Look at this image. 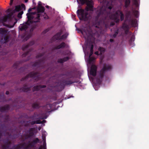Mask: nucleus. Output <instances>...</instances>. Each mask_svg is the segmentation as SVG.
Wrapping results in <instances>:
<instances>
[{"instance_id": "obj_1", "label": "nucleus", "mask_w": 149, "mask_h": 149, "mask_svg": "<svg viewBox=\"0 0 149 149\" xmlns=\"http://www.w3.org/2000/svg\"><path fill=\"white\" fill-rule=\"evenodd\" d=\"M107 9V7L103 6L97 11V15L95 19L97 24L96 26V27L99 28L100 27H104L106 28H108L111 19L114 20L116 23H118L120 21L119 16L120 17L121 21L124 20V15L121 11L118 10L114 14L110 16V12L108 11Z\"/></svg>"}, {"instance_id": "obj_2", "label": "nucleus", "mask_w": 149, "mask_h": 149, "mask_svg": "<svg viewBox=\"0 0 149 149\" xmlns=\"http://www.w3.org/2000/svg\"><path fill=\"white\" fill-rule=\"evenodd\" d=\"M28 20L25 24H21L19 27V30L21 31H26L28 28V26H33L32 29H34L38 26L37 23L40 22V14L36 12L29 13L26 14Z\"/></svg>"}, {"instance_id": "obj_3", "label": "nucleus", "mask_w": 149, "mask_h": 149, "mask_svg": "<svg viewBox=\"0 0 149 149\" xmlns=\"http://www.w3.org/2000/svg\"><path fill=\"white\" fill-rule=\"evenodd\" d=\"M81 3L84 4L86 3L87 5L85 10L81 8L78 9L77 11V15L79 19L84 21H87L89 19V16L88 11H93V5L92 0H79Z\"/></svg>"}, {"instance_id": "obj_4", "label": "nucleus", "mask_w": 149, "mask_h": 149, "mask_svg": "<svg viewBox=\"0 0 149 149\" xmlns=\"http://www.w3.org/2000/svg\"><path fill=\"white\" fill-rule=\"evenodd\" d=\"M81 32L84 36L87 39L86 45L88 46H91L90 52L89 57H91V56L93 54V42L95 39V37H98L99 35L97 32H95V34H93L91 30H82L81 31Z\"/></svg>"}, {"instance_id": "obj_5", "label": "nucleus", "mask_w": 149, "mask_h": 149, "mask_svg": "<svg viewBox=\"0 0 149 149\" xmlns=\"http://www.w3.org/2000/svg\"><path fill=\"white\" fill-rule=\"evenodd\" d=\"M81 32L84 36L87 39L86 45L88 46H91L90 52L89 57H91V56L93 54V42L95 39V37H98L99 35L97 32H95V34H93L91 30H82L81 31Z\"/></svg>"}, {"instance_id": "obj_6", "label": "nucleus", "mask_w": 149, "mask_h": 149, "mask_svg": "<svg viewBox=\"0 0 149 149\" xmlns=\"http://www.w3.org/2000/svg\"><path fill=\"white\" fill-rule=\"evenodd\" d=\"M40 140L37 138H36L32 139L31 141H29L27 143L24 142L19 145H15L14 148L15 149H20L22 148L24 149H33L36 147V144L39 143Z\"/></svg>"}, {"instance_id": "obj_7", "label": "nucleus", "mask_w": 149, "mask_h": 149, "mask_svg": "<svg viewBox=\"0 0 149 149\" xmlns=\"http://www.w3.org/2000/svg\"><path fill=\"white\" fill-rule=\"evenodd\" d=\"M112 69V66L109 64H104L102 69L100 71L99 74L96 77V82L97 83L101 84L105 74L106 72L111 70Z\"/></svg>"}, {"instance_id": "obj_8", "label": "nucleus", "mask_w": 149, "mask_h": 149, "mask_svg": "<svg viewBox=\"0 0 149 149\" xmlns=\"http://www.w3.org/2000/svg\"><path fill=\"white\" fill-rule=\"evenodd\" d=\"M42 74H40V73L38 72H31L29 73L26 77L22 78L21 79V81H26L31 80V79H28L29 78H32L34 81H37L41 79L42 77Z\"/></svg>"}, {"instance_id": "obj_9", "label": "nucleus", "mask_w": 149, "mask_h": 149, "mask_svg": "<svg viewBox=\"0 0 149 149\" xmlns=\"http://www.w3.org/2000/svg\"><path fill=\"white\" fill-rule=\"evenodd\" d=\"M126 17L127 19V21L129 25L135 27L137 26V22L136 19H132V13L131 11H127L126 13Z\"/></svg>"}, {"instance_id": "obj_10", "label": "nucleus", "mask_w": 149, "mask_h": 149, "mask_svg": "<svg viewBox=\"0 0 149 149\" xmlns=\"http://www.w3.org/2000/svg\"><path fill=\"white\" fill-rule=\"evenodd\" d=\"M35 43L34 41H30L28 44L26 45H24L22 47V49L23 51L27 50L26 52L23 53L22 55V57H24L29 54V52L31 51L32 49L29 48L30 46L33 45Z\"/></svg>"}, {"instance_id": "obj_11", "label": "nucleus", "mask_w": 149, "mask_h": 149, "mask_svg": "<svg viewBox=\"0 0 149 149\" xmlns=\"http://www.w3.org/2000/svg\"><path fill=\"white\" fill-rule=\"evenodd\" d=\"M52 107V104H47L43 107V108L45 110V111L41 113V115L42 117L41 118V119H46L47 118V114L48 113L51 111Z\"/></svg>"}, {"instance_id": "obj_12", "label": "nucleus", "mask_w": 149, "mask_h": 149, "mask_svg": "<svg viewBox=\"0 0 149 149\" xmlns=\"http://www.w3.org/2000/svg\"><path fill=\"white\" fill-rule=\"evenodd\" d=\"M45 57H43L42 59L34 63L33 64V66L38 68H45Z\"/></svg>"}, {"instance_id": "obj_13", "label": "nucleus", "mask_w": 149, "mask_h": 149, "mask_svg": "<svg viewBox=\"0 0 149 149\" xmlns=\"http://www.w3.org/2000/svg\"><path fill=\"white\" fill-rule=\"evenodd\" d=\"M32 86H28L27 84H25L23 87L19 88L18 90L20 92H27L31 90V88Z\"/></svg>"}, {"instance_id": "obj_14", "label": "nucleus", "mask_w": 149, "mask_h": 149, "mask_svg": "<svg viewBox=\"0 0 149 149\" xmlns=\"http://www.w3.org/2000/svg\"><path fill=\"white\" fill-rule=\"evenodd\" d=\"M13 13H10L8 14L7 15H5L4 16H3L0 17V20L3 22H6L8 19L10 20L11 19V17L13 15Z\"/></svg>"}, {"instance_id": "obj_15", "label": "nucleus", "mask_w": 149, "mask_h": 149, "mask_svg": "<svg viewBox=\"0 0 149 149\" xmlns=\"http://www.w3.org/2000/svg\"><path fill=\"white\" fill-rule=\"evenodd\" d=\"M4 144L2 146L3 149H7L10 147L11 144V142L7 139L6 140L3 141Z\"/></svg>"}, {"instance_id": "obj_16", "label": "nucleus", "mask_w": 149, "mask_h": 149, "mask_svg": "<svg viewBox=\"0 0 149 149\" xmlns=\"http://www.w3.org/2000/svg\"><path fill=\"white\" fill-rule=\"evenodd\" d=\"M97 67L95 65H92L91 68L90 74L93 76H95L96 75Z\"/></svg>"}, {"instance_id": "obj_17", "label": "nucleus", "mask_w": 149, "mask_h": 149, "mask_svg": "<svg viewBox=\"0 0 149 149\" xmlns=\"http://www.w3.org/2000/svg\"><path fill=\"white\" fill-rule=\"evenodd\" d=\"M74 82L72 81L71 80H63L62 81L61 84V85L63 87H64L65 85H71L74 83Z\"/></svg>"}, {"instance_id": "obj_18", "label": "nucleus", "mask_w": 149, "mask_h": 149, "mask_svg": "<svg viewBox=\"0 0 149 149\" xmlns=\"http://www.w3.org/2000/svg\"><path fill=\"white\" fill-rule=\"evenodd\" d=\"M10 109V107L8 105H6L0 108V111L1 112H7Z\"/></svg>"}, {"instance_id": "obj_19", "label": "nucleus", "mask_w": 149, "mask_h": 149, "mask_svg": "<svg viewBox=\"0 0 149 149\" xmlns=\"http://www.w3.org/2000/svg\"><path fill=\"white\" fill-rule=\"evenodd\" d=\"M62 33V30H60L59 32H58L53 37V38L55 39L56 40H61V36Z\"/></svg>"}, {"instance_id": "obj_20", "label": "nucleus", "mask_w": 149, "mask_h": 149, "mask_svg": "<svg viewBox=\"0 0 149 149\" xmlns=\"http://www.w3.org/2000/svg\"><path fill=\"white\" fill-rule=\"evenodd\" d=\"M9 32H8V30L4 28H0V34L2 35L3 36L7 35L8 34Z\"/></svg>"}, {"instance_id": "obj_21", "label": "nucleus", "mask_w": 149, "mask_h": 149, "mask_svg": "<svg viewBox=\"0 0 149 149\" xmlns=\"http://www.w3.org/2000/svg\"><path fill=\"white\" fill-rule=\"evenodd\" d=\"M66 46V44L65 42H62L60 45L54 47L55 49H58L61 48H64Z\"/></svg>"}, {"instance_id": "obj_22", "label": "nucleus", "mask_w": 149, "mask_h": 149, "mask_svg": "<svg viewBox=\"0 0 149 149\" xmlns=\"http://www.w3.org/2000/svg\"><path fill=\"white\" fill-rule=\"evenodd\" d=\"M40 103L34 102L32 104L31 106L32 108L34 109H38L40 107Z\"/></svg>"}, {"instance_id": "obj_23", "label": "nucleus", "mask_w": 149, "mask_h": 149, "mask_svg": "<svg viewBox=\"0 0 149 149\" xmlns=\"http://www.w3.org/2000/svg\"><path fill=\"white\" fill-rule=\"evenodd\" d=\"M37 10L38 13H43L45 11V8L44 7L42 6L38 7L37 9Z\"/></svg>"}, {"instance_id": "obj_24", "label": "nucleus", "mask_w": 149, "mask_h": 149, "mask_svg": "<svg viewBox=\"0 0 149 149\" xmlns=\"http://www.w3.org/2000/svg\"><path fill=\"white\" fill-rule=\"evenodd\" d=\"M34 130V128H29L28 131L29 134H28L29 136L31 137L33 136L34 135L33 131Z\"/></svg>"}, {"instance_id": "obj_25", "label": "nucleus", "mask_w": 149, "mask_h": 149, "mask_svg": "<svg viewBox=\"0 0 149 149\" xmlns=\"http://www.w3.org/2000/svg\"><path fill=\"white\" fill-rule=\"evenodd\" d=\"M22 61H18L15 63L13 65V67L14 69H17L19 67V65L22 63Z\"/></svg>"}, {"instance_id": "obj_26", "label": "nucleus", "mask_w": 149, "mask_h": 149, "mask_svg": "<svg viewBox=\"0 0 149 149\" xmlns=\"http://www.w3.org/2000/svg\"><path fill=\"white\" fill-rule=\"evenodd\" d=\"M31 137L28 134H23V136L22 137V140L23 141H25L26 139Z\"/></svg>"}, {"instance_id": "obj_27", "label": "nucleus", "mask_w": 149, "mask_h": 149, "mask_svg": "<svg viewBox=\"0 0 149 149\" xmlns=\"http://www.w3.org/2000/svg\"><path fill=\"white\" fill-rule=\"evenodd\" d=\"M21 10V6L20 5L16 6L15 7V9L11 13H13V14L15 13V11L18 12Z\"/></svg>"}, {"instance_id": "obj_28", "label": "nucleus", "mask_w": 149, "mask_h": 149, "mask_svg": "<svg viewBox=\"0 0 149 149\" xmlns=\"http://www.w3.org/2000/svg\"><path fill=\"white\" fill-rule=\"evenodd\" d=\"M0 101L4 102L6 101L5 96L3 93L0 94Z\"/></svg>"}, {"instance_id": "obj_29", "label": "nucleus", "mask_w": 149, "mask_h": 149, "mask_svg": "<svg viewBox=\"0 0 149 149\" xmlns=\"http://www.w3.org/2000/svg\"><path fill=\"white\" fill-rule=\"evenodd\" d=\"M130 0H125V7L126 8H128L130 3Z\"/></svg>"}, {"instance_id": "obj_30", "label": "nucleus", "mask_w": 149, "mask_h": 149, "mask_svg": "<svg viewBox=\"0 0 149 149\" xmlns=\"http://www.w3.org/2000/svg\"><path fill=\"white\" fill-rule=\"evenodd\" d=\"M98 50L100 52V54L102 55L103 53L104 52L105 49L102 47H100L98 49Z\"/></svg>"}, {"instance_id": "obj_31", "label": "nucleus", "mask_w": 149, "mask_h": 149, "mask_svg": "<svg viewBox=\"0 0 149 149\" xmlns=\"http://www.w3.org/2000/svg\"><path fill=\"white\" fill-rule=\"evenodd\" d=\"M129 26H130L131 27H132V26L131 25H129V24H128V25H127V24H126L124 23L123 24V29L124 30L126 29H129ZM132 27H133L132 26Z\"/></svg>"}, {"instance_id": "obj_32", "label": "nucleus", "mask_w": 149, "mask_h": 149, "mask_svg": "<svg viewBox=\"0 0 149 149\" xmlns=\"http://www.w3.org/2000/svg\"><path fill=\"white\" fill-rule=\"evenodd\" d=\"M40 89V87L39 85H37L34 86L32 90L33 91H38Z\"/></svg>"}, {"instance_id": "obj_33", "label": "nucleus", "mask_w": 149, "mask_h": 149, "mask_svg": "<svg viewBox=\"0 0 149 149\" xmlns=\"http://www.w3.org/2000/svg\"><path fill=\"white\" fill-rule=\"evenodd\" d=\"M133 12L134 14L135 17L137 18L139 16V15L138 11L136 10H134L133 11Z\"/></svg>"}, {"instance_id": "obj_34", "label": "nucleus", "mask_w": 149, "mask_h": 149, "mask_svg": "<svg viewBox=\"0 0 149 149\" xmlns=\"http://www.w3.org/2000/svg\"><path fill=\"white\" fill-rule=\"evenodd\" d=\"M119 29L117 28H116L114 29V34L117 36L119 32Z\"/></svg>"}, {"instance_id": "obj_35", "label": "nucleus", "mask_w": 149, "mask_h": 149, "mask_svg": "<svg viewBox=\"0 0 149 149\" xmlns=\"http://www.w3.org/2000/svg\"><path fill=\"white\" fill-rule=\"evenodd\" d=\"M95 60V58L93 57H89L88 61L90 63L92 62Z\"/></svg>"}, {"instance_id": "obj_36", "label": "nucleus", "mask_w": 149, "mask_h": 149, "mask_svg": "<svg viewBox=\"0 0 149 149\" xmlns=\"http://www.w3.org/2000/svg\"><path fill=\"white\" fill-rule=\"evenodd\" d=\"M23 13V11H21L19 12L17 15V17L19 18H21L22 17V15Z\"/></svg>"}, {"instance_id": "obj_37", "label": "nucleus", "mask_w": 149, "mask_h": 149, "mask_svg": "<svg viewBox=\"0 0 149 149\" xmlns=\"http://www.w3.org/2000/svg\"><path fill=\"white\" fill-rule=\"evenodd\" d=\"M44 54V53L40 54L38 55H37L36 57V58H39L40 57H42V56H43Z\"/></svg>"}, {"instance_id": "obj_38", "label": "nucleus", "mask_w": 149, "mask_h": 149, "mask_svg": "<svg viewBox=\"0 0 149 149\" xmlns=\"http://www.w3.org/2000/svg\"><path fill=\"white\" fill-rule=\"evenodd\" d=\"M134 4L136 7H138L139 6L138 1L137 0H134Z\"/></svg>"}, {"instance_id": "obj_39", "label": "nucleus", "mask_w": 149, "mask_h": 149, "mask_svg": "<svg viewBox=\"0 0 149 149\" xmlns=\"http://www.w3.org/2000/svg\"><path fill=\"white\" fill-rule=\"evenodd\" d=\"M4 118L5 119L7 120L8 121L9 120V116L8 115H5L4 116Z\"/></svg>"}, {"instance_id": "obj_40", "label": "nucleus", "mask_w": 149, "mask_h": 149, "mask_svg": "<svg viewBox=\"0 0 149 149\" xmlns=\"http://www.w3.org/2000/svg\"><path fill=\"white\" fill-rule=\"evenodd\" d=\"M67 36L66 34H63L61 36V40H62L65 38Z\"/></svg>"}, {"instance_id": "obj_41", "label": "nucleus", "mask_w": 149, "mask_h": 149, "mask_svg": "<svg viewBox=\"0 0 149 149\" xmlns=\"http://www.w3.org/2000/svg\"><path fill=\"white\" fill-rule=\"evenodd\" d=\"M49 31V29L48 28L45 30L43 31H42V34H45Z\"/></svg>"}, {"instance_id": "obj_42", "label": "nucleus", "mask_w": 149, "mask_h": 149, "mask_svg": "<svg viewBox=\"0 0 149 149\" xmlns=\"http://www.w3.org/2000/svg\"><path fill=\"white\" fill-rule=\"evenodd\" d=\"M58 63H63V62H64L63 58H60V59H58Z\"/></svg>"}, {"instance_id": "obj_43", "label": "nucleus", "mask_w": 149, "mask_h": 149, "mask_svg": "<svg viewBox=\"0 0 149 149\" xmlns=\"http://www.w3.org/2000/svg\"><path fill=\"white\" fill-rule=\"evenodd\" d=\"M109 36H110V37L111 38H115L116 37V35L115 34H110L109 35Z\"/></svg>"}, {"instance_id": "obj_44", "label": "nucleus", "mask_w": 149, "mask_h": 149, "mask_svg": "<svg viewBox=\"0 0 149 149\" xmlns=\"http://www.w3.org/2000/svg\"><path fill=\"white\" fill-rule=\"evenodd\" d=\"M114 42V40L112 38L110 39L109 40H107V42L108 44L109 43V42L113 43Z\"/></svg>"}, {"instance_id": "obj_45", "label": "nucleus", "mask_w": 149, "mask_h": 149, "mask_svg": "<svg viewBox=\"0 0 149 149\" xmlns=\"http://www.w3.org/2000/svg\"><path fill=\"white\" fill-rule=\"evenodd\" d=\"M63 59L64 62L68 61L69 59V58L67 56L63 58Z\"/></svg>"}, {"instance_id": "obj_46", "label": "nucleus", "mask_w": 149, "mask_h": 149, "mask_svg": "<svg viewBox=\"0 0 149 149\" xmlns=\"http://www.w3.org/2000/svg\"><path fill=\"white\" fill-rule=\"evenodd\" d=\"M44 17L45 19H49L48 16L45 14V13H44Z\"/></svg>"}, {"instance_id": "obj_47", "label": "nucleus", "mask_w": 149, "mask_h": 149, "mask_svg": "<svg viewBox=\"0 0 149 149\" xmlns=\"http://www.w3.org/2000/svg\"><path fill=\"white\" fill-rule=\"evenodd\" d=\"M36 124H39L42 123L40 120H38L35 121Z\"/></svg>"}, {"instance_id": "obj_48", "label": "nucleus", "mask_w": 149, "mask_h": 149, "mask_svg": "<svg viewBox=\"0 0 149 149\" xmlns=\"http://www.w3.org/2000/svg\"><path fill=\"white\" fill-rule=\"evenodd\" d=\"M40 88H44L46 87V86L45 85H39Z\"/></svg>"}, {"instance_id": "obj_49", "label": "nucleus", "mask_w": 149, "mask_h": 149, "mask_svg": "<svg viewBox=\"0 0 149 149\" xmlns=\"http://www.w3.org/2000/svg\"><path fill=\"white\" fill-rule=\"evenodd\" d=\"M21 9L22 8H25V5L24 4H22L21 6Z\"/></svg>"}, {"instance_id": "obj_50", "label": "nucleus", "mask_w": 149, "mask_h": 149, "mask_svg": "<svg viewBox=\"0 0 149 149\" xmlns=\"http://www.w3.org/2000/svg\"><path fill=\"white\" fill-rule=\"evenodd\" d=\"M95 54L97 55H101L100 54V52H99V51L95 52Z\"/></svg>"}, {"instance_id": "obj_51", "label": "nucleus", "mask_w": 149, "mask_h": 149, "mask_svg": "<svg viewBox=\"0 0 149 149\" xmlns=\"http://www.w3.org/2000/svg\"><path fill=\"white\" fill-rule=\"evenodd\" d=\"M31 125H33L36 124L35 121H32L30 122Z\"/></svg>"}, {"instance_id": "obj_52", "label": "nucleus", "mask_w": 149, "mask_h": 149, "mask_svg": "<svg viewBox=\"0 0 149 149\" xmlns=\"http://www.w3.org/2000/svg\"><path fill=\"white\" fill-rule=\"evenodd\" d=\"M14 24L12 26H10V25H7L6 26L7 27H8V28H12V27H13V26H14Z\"/></svg>"}, {"instance_id": "obj_53", "label": "nucleus", "mask_w": 149, "mask_h": 149, "mask_svg": "<svg viewBox=\"0 0 149 149\" xmlns=\"http://www.w3.org/2000/svg\"><path fill=\"white\" fill-rule=\"evenodd\" d=\"M125 33L126 34H127L129 32V29H125Z\"/></svg>"}, {"instance_id": "obj_54", "label": "nucleus", "mask_w": 149, "mask_h": 149, "mask_svg": "<svg viewBox=\"0 0 149 149\" xmlns=\"http://www.w3.org/2000/svg\"><path fill=\"white\" fill-rule=\"evenodd\" d=\"M115 25V23L114 22H111L110 24V25L111 26H112Z\"/></svg>"}, {"instance_id": "obj_55", "label": "nucleus", "mask_w": 149, "mask_h": 149, "mask_svg": "<svg viewBox=\"0 0 149 149\" xmlns=\"http://www.w3.org/2000/svg\"><path fill=\"white\" fill-rule=\"evenodd\" d=\"M38 7H40V6H41V2L39 1L38 2Z\"/></svg>"}, {"instance_id": "obj_56", "label": "nucleus", "mask_w": 149, "mask_h": 149, "mask_svg": "<svg viewBox=\"0 0 149 149\" xmlns=\"http://www.w3.org/2000/svg\"><path fill=\"white\" fill-rule=\"evenodd\" d=\"M112 6H109L107 8L109 10H110L112 9Z\"/></svg>"}, {"instance_id": "obj_57", "label": "nucleus", "mask_w": 149, "mask_h": 149, "mask_svg": "<svg viewBox=\"0 0 149 149\" xmlns=\"http://www.w3.org/2000/svg\"><path fill=\"white\" fill-rule=\"evenodd\" d=\"M13 1V0H10V5H12Z\"/></svg>"}, {"instance_id": "obj_58", "label": "nucleus", "mask_w": 149, "mask_h": 149, "mask_svg": "<svg viewBox=\"0 0 149 149\" xmlns=\"http://www.w3.org/2000/svg\"><path fill=\"white\" fill-rule=\"evenodd\" d=\"M2 135V133L1 132H0V139H1Z\"/></svg>"}, {"instance_id": "obj_59", "label": "nucleus", "mask_w": 149, "mask_h": 149, "mask_svg": "<svg viewBox=\"0 0 149 149\" xmlns=\"http://www.w3.org/2000/svg\"><path fill=\"white\" fill-rule=\"evenodd\" d=\"M24 67H21V68H20V69L19 70L20 71L22 70H24Z\"/></svg>"}, {"instance_id": "obj_60", "label": "nucleus", "mask_w": 149, "mask_h": 149, "mask_svg": "<svg viewBox=\"0 0 149 149\" xmlns=\"http://www.w3.org/2000/svg\"><path fill=\"white\" fill-rule=\"evenodd\" d=\"M6 95H8L9 94V92L8 91H6Z\"/></svg>"}, {"instance_id": "obj_61", "label": "nucleus", "mask_w": 149, "mask_h": 149, "mask_svg": "<svg viewBox=\"0 0 149 149\" xmlns=\"http://www.w3.org/2000/svg\"><path fill=\"white\" fill-rule=\"evenodd\" d=\"M32 10V9L31 8H30L29 10H28V12H30Z\"/></svg>"}, {"instance_id": "obj_62", "label": "nucleus", "mask_w": 149, "mask_h": 149, "mask_svg": "<svg viewBox=\"0 0 149 149\" xmlns=\"http://www.w3.org/2000/svg\"><path fill=\"white\" fill-rule=\"evenodd\" d=\"M48 70H47L46 71H45L43 72V74H44L46 73H47V72L48 71Z\"/></svg>"}, {"instance_id": "obj_63", "label": "nucleus", "mask_w": 149, "mask_h": 149, "mask_svg": "<svg viewBox=\"0 0 149 149\" xmlns=\"http://www.w3.org/2000/svg\"><path fill=\"white\" fill-rule=\"evenodd\" d=\"M5 83H3L2 84H1L0 83V85H3V86H4V85H5Z\"/></svg>"}, {"instance_id": "obj_64", "label": "nucleus", "mask_w": 149, "mask_h": 149, "mask_svg": "<svg viewBox=\"0 0 149 149\" xmlns=\"http://www.w3.org/2000/svg\"><path fill=\"white\" fill-rule=\"evenodd\" d=\"M134 36H132V37H131V40H132V39H133Z\"/></svg>"}]
</instances>
